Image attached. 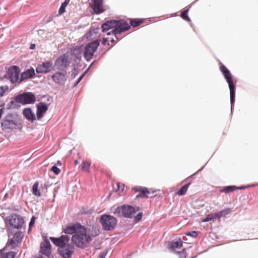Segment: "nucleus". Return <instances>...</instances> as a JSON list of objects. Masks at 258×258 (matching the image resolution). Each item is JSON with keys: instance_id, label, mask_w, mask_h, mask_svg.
Listing matches in <instances>:
<instances>
[{"instance_id": "f257e3e1", "label": "nucleus", "mask_w": 258, "mask_h": 258, "mask_svg": "<svg viewBox=\"0 0 258 258\" xmlns=\"http://www.w3.org/2000/svg\"><path fill=\"white\" fill-rule=\"evenodd\" d=\"M100 233L99 228L96 225L83 226L76 234L72 235L71 242L78 248L83 249Z\"/></svg>"}, {"instance_id": "f03ea898", "label": "nucleus", "mask_w": 258, "mask_h": 258, "mask_svg": "<svg viewBox=\"0 0 258 258\" xmlns=\"http://www.w3.org/2000/svg\"><path fill=\"white\" fill-rule=\"evenodd\" d=\"M21 116L17 113H9L2 119L1 127L3 130H15L19 129L21 125Z\"/></svg>"}, {"instance_id": "7ed1b4c3", "label": "nucleus", "mask_w": 258, "mask_h": 258, "mask_svg": "<svg viewBox=\"0 0 258 258\" xmlns=\"http://www.w3.org/2000/svg\"><path fill=\"white\" fill-rule=\"evenodd\" d=\"M220 71L224 75V78L228 84L230 90L231 112H232L234 108L235 97V86L232 80V76L229 70L223 64L220 67Z\"/></svg>"}, {"instance_id": "20e7f679", "label": "nucleus", "mask_w": 258, "mask_h": 258, "mask_svg": "<svg viewBox=\"0 0 258 258\" xmlns=\"http://www.w3.org/2000/svg\"><path fill=\"white\" fill-rule=\"evenodd\" d=\"M36 101V97L32 92H25L17 95L14 100L11 101L8 104L10 108H14L17 107V103L22 104H33Z\"/></svg>"}, {"instance_id": "39448f33", "label": "nucleus", "mask_w": 258, "mask_h": 258, "mask_svg": "<svg viewBox=\"0 0 258 258\" xmlns=\"http://www.w3.org/2000/svg\"><path fill=\"white\" fill-rule=\"evenodd\" d=\"M139 210V207H133L130 205H122L118 207L114 213L118 217H124L131 218L133 215Z\"/></svg>"}, {"instance_id": "423d86ee", "label": "nucleus", "mask_w": 258, "mask_h": 258, "mask_svg": "<svg viewBox=\"0 0 258 258\" xmlns=\"http://www.w3.org/2000/svg\"><path fill=\"white\" fill-rule=\"evenodd\" d=\"M6 226L11 229H20L24 223L23 217L18 214H12L5 219Z\"/></svg>"}, {"instance_id": "0eeeda50", "label": "nucleus", "mask_w": 258, "mask_h": 258, "mask_svg": "<svg viewBox=\"0 0 258 258\" xmlns=\"http://www.w3.org/2000/svg\"><path fill=\"white\" fill-rule=\"evenodd\" d=\"M100 222L104 230L110 231L115 228L117 220L112 216L105 214L101 216Z\"/></svg>"}, {"instance_id": "6e6552de", "label": "nucleus", "mask_w": 258, "mask_h": 258, "mask_svg": "<svg viewBox=\"0 0 258 258\" xmlns=\"http://www.w3.org/2000/svg\"><path fill=\"white\" fill-rule=\"evenodd\" d=\"M100 44V40L97 39L87 43L83 49V55L87 61L92 58Z\"/></svg>"}, {"instance_id": "1a4fd4ad", "label": "nucleus", "mask_w": 258, "mask_h": 258, "mask_svg": "<svg viewBox=\"0 0 258 258\" xmlns=\"http://www.w3.org/2000/svg\"><path fill=\"white\" fill-rule=\"evenodd\" d=\"M75 249L74 245L69 243L63 246L58 248L57 251L58 254L62 258H71L75 252Z\"/></svg>"}, {"instance_id": "9d476101", "label": "nucleus", "mask_w": 258, "mask_h": 258, "mask_svg": "<svg viewBox=\"0 0 258 258\" xmlns=\"http://www.w3.org/2000/svg\"><path fill=\"white\" fill-rule=\"evenodd\" d=\"M118 22V23L116 25L117 26H116L115 29L112 30L111 32L107 33V35H110L112 33L117 38V34H119L124 31L128 30L131 28L130 25L124 20H119Z\"/></svg>"}, {"instance_id": "9b49d317", "label": "nucleus", "mask_w": 258, "mask_h": 258, "mask_svg": "<svg viewBox=\"0 0 258 258\" xmlns=\"http://www.w3.org/2000/svg\"><path fill=\"white\" fill-rule=\"evenodd\" d=\"M51 79L56 84L62 86L67 80V71L63 70L61 72H57L51 76Z\"/></svg>"}, {"instance_id": "f8f14e48", "label": "nucleus", "mask_w": 258, "mask_h": 258, "mask_svg": "<svg viewBox=\"0 0 258 258\" xmlns=\"http://www.w3.org/2000/svg\"><path fill=\"white\" fill-rule=\"evenodd\" d=\"M230 209H225L219 212L209 214L205 218L202 220V222H206L215 219H219L222 217H225L226 215L229 214L230 212Z\"/></svg>"}, {"instance_id": "ddd939ff", "label": "nucleus", "mask_w": 258, "mask_h": 258, "mask_svg": "<svg viewBox=\"0 0 258 258\" xmlns=\"http://www.w3.org/2000/svg\"><path fill=\"white\" fill-rule=\"evenodd\" d=\"M20 69L17 66H12L7 72V76L11 83H15L19 81Z\"/></svg>"}, {"instance_id": "4468645a", "label": "nucleus", "mask_w": 258, "mask_h": 258, "mask_svg": "<svg viewBox=\"0 0 258 258\" xmlns=\"http://www.w3.org/2000/svg\"><path fill=\"white\" fill-rule=\"evenodd\" d=\"M50 239L58 248L68 244L70 240V237L67 235H62L59 237H50Z\"/></svg>"}, {"instance_id": "2eb2a0df", "label": "nucleus", "mask_w": 258, "mask_h": 258, "mask_svg": "<svg viewBox=\"0 0 258 258\" xmlns=\"http://www.w3.org/2000/svg\"><path fill=\"white\" fill-rule=\"evenodd\" d=\"M52 67V62L50 60L42 62L36 68V72L38 74H47L49 73Z\"/></svg>"}, {"instance_id": "dca6fc26", "label": "nucleus", "mask_w": 258, "mask_h": 258, "mask_svg": "<svg viewBox=\"0 0 258 258\" xmlns=\"http://www.w3.org/2000/svg\"><path fill=\"white\" fill-rule=\"evenodd\" d=\"M24 237L22 232L19 231L15 233L12 238L10 239L7 243V246H10L11 248H15L18 243H20Z\"/></svg>"}, {"instance_id": "f3484780", "label": "nucleus", "mask_w": 258, "mask_h": 258, "mask_svg": "<svg viewBox=\"0 0 258 258\" xmlns=\"http://www.w3.org/2000/svg\"><path fill=\"white\" fill-rule=\"evenodd\" d=\"M103 0H92V3L90 4L94 13L100 14L102 13L104 10L103 7Z\"/></svg>"}, {"instance_id": "a211bd4d", "label": "nucleus", "mask_w": 258, "mask_h": 258, "mask_svg": "<svg viewBox=\"0 0 258 258\" xmlns=\"http://www.w3.org/2000/svg\"><path fill=\"white\" fill-rule=\"evenodd\" d=\"M83 226L79 223H76L71 225L67 226L63 230V232L70 235L76 234Z\"/></svg>"}, {"instance_id": "6ab92c4d", "label": "nucleus", "mask_w": 258, "mask_h": 258, "mask_svg": "<svg viewBox=\"0 0 258 258\" xmlns=\"http://www.w3.org/2000/svg\"><path fill=\"white\" fill-rule=\"evenodd\" d=\"M36 115L38 119L43 117L44 113L48 110V106L44 102H40L37 104Z\"/></svg>"}, {"instance_id": "aec40b11", "label": "nucleus", "mask_w": 258, "mask_h": 258, "mask_svg": "<svg viewBox=\"0 0 258 258\" xmlns=\"http://www.w3.org/2000/svg\"><path fill=\"white\" fill-rule=\"evenodd\" d=\"M40 251L42 254L49 256L51 254V244L48 240H45L41 244Z\"/></svg>"}, {"instance_id": "412c9836", "label": "nucleus", "mask_w": 258, "mask_h": 258, "mask_svg": "<svg viewBox=\"0 0 258 258\" xmlns=\"http://www.w3.org/2000/svg\"><path fill=\"white\" fill-rule=\"evenodd\" d=\"M35 75V71L33 68L28 69L21 73L19 83H20L25 80L32 78Z\"/></svg>"}, {"instance_id": "4be33fe9", "label": "nucleus", "mask_w": 258, "mask_h": 258, "mask_svg": "<svg viewBox=\"0 0 258 258\" xmlns=\"http://www.w3.org/2000/svg\"><path fill=\"white\" fill-rule=\"evenodd\" d=\"M67 56L65 55H63L59 56V57L56 59L55 64L56 66L63 68L67 67Z\"/></svg>"}, {"instance_id": "5701e85b", "label": "nucleus", "mask_w": 258, "mask_h": 258, "mask_svg": "<svg viewBox=\"0 0 258 258\" xmlns=\"http://www.w3.org/2000/svg\"><path fill=\"white\" fill-rule=\"evenodd\" d=\"M23 115L27 119L31 122H33L36 119L34 113L32 112V110L30 108H25L23 110Z\"/></svg>"}, {"instance_id": "b1692460", "label": "nucleus", "mask_w": 258, "mask_h": 258, "mask_svg": "<svg viewBox=\"0 0 258 258\" xmlns=\"http://www.w3.org/2000/svg\"><path fill=\"white\" fill-rule=\"evenodd\" d=\"M16 254L14 251L5 253L4 249H0V258H14Z\"/></svg>"}, {"instance_id": "393cba45", "label": "nucleus", "mask_w": 258, "mask_h": 258, "mask_svg": "<svg viewBox=\"0 0 258 258\" xmlns=\"http://www.w3.org/2000/svg\"><path fill=\"white\" fill-rule=\"evenodd\" d=\"M182 245V242L180 239L179 241H172L170 245V248L171 249H174L175 248H179Z\"/></svg>"}, {"instance_id": "a878e982", "label": "nucleus", "mask_w": 258, "mask_h": 258, "mask_svg": "<svg viewBox=\"0 0 258 258\" xmlns=\"http://www.w3.org/2000/svg\"><path fill=\"white\" fill-rule=\"evenodd\" d=\"M70 0H64L61 4L58 13L60 15L63 14L66 11V8L70 3Z\"/></svg>"}, {"instance_id": "bb28decb", "label": "nucleus", "mask_w": 258, "mask_h": 258, "mask_svg": "<svg viewBox=\"0 0 258 258\" xmlns=\"http://www.w3.org/2000/svg\"><path fill=\"white\" fill-rule=\"evenodd\" d=\"M190 183H188L187 184H184L183 186H182L179 190H178L177 192L176 195H179V196H183L184 195L188 189V186L189 185Z\"/></svg>"}, {"instance_id": "cd10ccee", "label": "nucleus", "mask_w": 258, "mask_h": 258, "mask_svg": "<svg viewBox=\"0 0 258 258\" xmlns=\"http://www.w3.org/2000/svg\"><path fill=\"white\" fill-rule=\"evenodd\" d=\"M32 193L35 196H37V197L41 196V192H40V190L38 189V182H36L33 185Z\"/></svg>"}, {"instance_id": "c85d7f7f", "label": "nucleus", "mask_w": 258, "mask_h": 258, "mask_svg": "<svg viewBox=\"0 0 258 258\" xmlns=\"http://www.w3.org/2000/svg\"><path fill=\"white\" fill-rule=\"evenodd\" d=\"M235 190V185H229L224 187L222 189L220 190L221 192L229 193L232 192Z\"/></svg>"}, {"instance_id": "c756f323", "label": "nucleus", "mask_w": 258, "mask_h": 258, "mask_svg": "<svg viewBox=\"0 0 258 258\" xmlns=\"http://www.w3.org/2000/svg\"><path fill=\"white\" fill-rule=\"evenodd\" d=\"M189 11V9L184 10L180 14L181 17L184 20L190 22V19L187 15L188 12Z\"/></svg>"}, {"instance_id": "7c9ffc66", "label": "nucleus", "mask_w": 258, "mask_h": 258, "mask_svg": "<svg viewBox=\"0 0 258 258\" xmlns=\"http://www.w3.org/2000/svg\"><path fill=\"white\" fill-rule=\"evenodd\" d=\"M143 23V20H138L136 19H133L130 21V24L133 27H137Z\"/></svg>"}, {"instance_id": "2f4dec72", "label": "nucleus", "mask_w": 258, "mask_h": 258, "mask_svg": "<svg viewBox=\"0 0 258 258\" xmlns=\"http://www.w3.org/2000/svg\"><path fill=\"white\" fill-rule=\"evenodd\" d=\"M91 164L89 162H83L82 164V170L83 171L88 172Z\"/></svg>"}, {"instance_id": "473e14b6", "label": "nucleus", "mask_w": 258, "mask_h": 258, "mask_svg": "<svg viewBox=\"0 0 258 258\" xmlns=\"http://www.w3.org/2000/svg\"><path fill=\"white\" fill-rule=\"evenodd\" d=\"M118 20H110L107 21V22L108 23V25L109 26L110 29L115 28L116 25L118 23Z\"/></svg>"}, {"instance_id": "72a5a7b5", "label": "nucleus", "mask_w": 258, "mask_h": 258, "mask_svg": "<svg viewBox=\"0 0 258 258\" xmlns=\"http://www.w3.org/2000/svg\"><path fill=\"white\" fill-rule=\"evenodd\" d=\"M101 28H102V30L103 32H107L109 29H110L109 26L108 25V23H107V21H106L105 23H104L102 25Z\"/></svg>"}, {"instance_id": "f704fd0d", "label": "nucleus", "mask_w": 258, "mask_h": 258, "mask_svg": "<svg viewBox=\"0 0 258 258\" xmlns=\"http://www.w3.org/2000/svg\"><path fill=\"white\" fill-rule=\"evenodd\" d=\"M51 170L56 175L59 174L60 173L59 169L57 167L56 164H54L51 169Z\"/></svg>"}, {"instance_id": "c9c22d12", "label": "nucleus", "mask_w": 258, "mask_h": 258, "mask_svg": "<svg viewBox=\"0 0 258 258\" xmlns=\"http://www.w3.org/2000/svg\"><path fill=\"white\" fill-rule=\"evenodd\" d=\"M186 235L187 236H191L194 238H196L198 236V234L197 231H192L188 232L187 233H186Z\"/></svg>"}, {"instance_id": "e433bc0d", "label": "nucleus", "mask_w": 258, "mask_h": 258, "mask_svg": "<svg viewBox=\"0 0 258 258\" xmlns=\"http://www.w3.org/2000/svg\"><path fill=\"white\" fill-rule=\"evenodd\" d=\"M143 216V213L142 212H139L136 216L134 217V220L136 222H139L140 221L142 218Z\"/></svg>"}, {"instance_id": "4c0bfd02", "label": "nucleus", "mask_w": 258, "mask_h": 258, "mask_svg": "<svg viewBox=\"0 0 258 258\" xmlns=\"http://www.w3.org/2000/svg\"><path fill=\"white\" fill-rule=\"evenodd\" d=\"M35 217L33 216L31 218L30 221L29 222V228L28 230V232H29L31 230V227L34 225V224L35 223Z\"/></svg>"}, {"instance_id": "58836bf2", "label": "nucleus", "mask_w": 258, "mask_h": 258, "mask_svg": "<svg viewBox=\"0 0 258 258\" xmlns=\"http://www.w3.org/2000/svg\"><path fill=\"white\" fill-rule=\"evenodd\" d=\"M141 192H142L143 195L149 194L150 191L146 187H142Z\"/></svg>"}, {"instance_id": "ea45409f", "label": "nucleus", "mask_w": 258, "mask_h": 258, "mask_svg": "<svg viewBox=\"0 0 258 258\" xmlns=\"http://www.w3.org/2000/svg\"><path fill=\"white\" fill-rule=\"evenodd\" d=\"M177 253L179 255V258H185V254L184 252V249H183L182 251H177Z\"/></svg>"}, {"instance_id": "a19ab883", "label": "nucleus", "mask_w": 258, "mask_h": 258, "mask_svg": "<svg viewBox=\"0 0 258 258\" xmlns=\"http://www.w3.org/2000/svg\"><path fill=\"white\" fill-rule=\"evenodd\" d=\"M85 74H83L82 75H81L79 78L78 79V80L76 81V83L74 84V86H76L78 85V84L80 82V81L82 80Z\"/></svg>"}, {"instance_id": "79ce46f5", "label": "nucleus", "mask_w": 258, "mask_h": 258, "mask_svg": "<svg viewBox=\"0 0 258 258\" xmlns=\"http://www.w3.org/2000/svg\"><path fill=\"white\" fill-rule=\"evenodd\" d=\"M107 254L106 251L101 252L98 255L97 258H105Z\"/></svg>"}, {"instance_id": "37998d69", "label": "nucleus", "mask_w": 258, "mask_h": 258, "mask_svg": "<svg viewBox=\"0 0 258 258\" xmlns=\"http://www.w3.org/2000/svg\"><path fill=\"white\" fill-rule=\"evenodd\" d=\"M6 91V89L4 88L3 86L0 87V96L3 95Z\"/></svg>"}, {"instance_id": "c03bdc74", "label": "nucleus", "mask_w": 258, "mask_h": 258, "mask_svg": "<svg viewBox=\"0 0 258 258\" xmlns=\"http://www.w3.org/2000/svg\"><path fill=\"white\" fill-rule=\"evenodd\" d=\"M251 185H248V186H244V185H243V186H235V189H245V188L247 187H249V186H251Z\"/></svg>"}, {"instance_id": "a18cd8bd", "label": "nucleus", "mask_w": 258, "mask_h": 258, "mask_svg": "<svg viewBox=\"0 0 258 258\" xmlns=\"http://www.w3.org/2000/svg\"><path fill=\"white\" fill-rule=\"evenodd\" d=\"M142 187L141 186H136L134 187V189L136 191H140L141 190Z\"/></svg>"}, {"instance_id": "49530a36", "label": "nucleus", "mask_w": 258, "mask_h": 258, "mask_svg": "<svg viewBox=\"0 0 258 258\" xmlns=\"http://www.w3.org/2000/svg\"><path fill=\"white\" fill-rule=\"evenodd\" d=\"M107 41V38H103L102 43L103 45H105Z\"/></svg>"}, {"instance_id": "de8ad7c7", "label": "nucleus", "mask_w": 258, "mask_h": 258, "mask_svg": "<svg viewBox=\"0 0 258 258\" xmlns=\"http://www.w3.org/2000/svg\"><path fill=\"white\" fill-rule=\"evenodd\" d=\"M35 47V44H31L30 46V49H33Z\"/></svg>"}, {"instance_id": "09e8293b", "label": "nucleus", "mask_w": 258, "mask_h": 258, "mask_svg": "<svg viewBox=\"0 0 258 258\" xmlns=\"http://www.w3.org/2000/svg\"><path fill=\"white\" fill-rule=\"evenodd\" d=\"M117 187L118 190L121 189L122 191L123 190V188L121 187V185L119 183L117 184Z\"/></svg>"}, {"instance_id": "8fccbe9b", "label": "nucleus", "mask_w": 258, "mask_h": 258, "mask_svg": "<svg viewBox=\"0 0 258 258\" xmlns=\"http://www.w3.org/2000/svg\"><path fill=\"white\" fill-rule=\"evenodd\" d=\"M96 62V60H94V61H93L91 64L89 66V68H88V69H90L91 67H92V66H93V64Z\"/></svg>"}, {"instance_id": "3c124183", "label": "nucleus", "mask_w": 258, "mask_h": 258, "mask_svg": "<svg viewBox=\"0 0 258 258\" xmlns=\"http://www.w3.org/2000/svg\"><path fill=\"white\" fill-rule=\"evenodd\" d=\"M143 197V195L140 194V195H137L136 196V199H138V198H139L140 197Z\"/></svg>"}, {"instance_id": "603ef678", "label": "nucleus", "mask_w": 258, "mask_h": 258, "mask_svg": "<svg viewBox=\"0 0 258 258\" xmlns=\"http://www.w3.org/2000/svg\"><path fill=\"white\" fill-rule=\"evenodd\" d=\"M56 165H59V166H60L61 165V163L60 161H57V163H56Z\"/></svg>"}, {"instance_id": "864d4df0", "label": "nucleus", "mask_w": 258, "mask_h": 258, "mask_svg": "<svg viewBox=\"0 0 258 258\" xmlns=\"http://www.w3.org/2000/svg\"><path fill=\"white\" fill-rule=\"evenodd\" d=\"M5 215V214L4 213H3L1 214V217L5 220V218H4V215Z\"/></svg>"}, {"instance_id": "5fc2aeb1", "label": "nucleus", "mask_w": 258, "mask_h": 258, "mask_svg": "<svg viewBox=\"0 0 258 258\" xmlns=\"http://www.w3.org/2000/svg\"><path fill=\"white\" fill-rule=\"evenodd\" d=\"M78 163H79V162H78V161L77 160L75 161V165H77V164H78Z\"/></svg>"}, {"instance_id": "6e6d98bb", "label": "nucleus", "mask_w": 258, "mask_h": 258, "mask_svg": "<svg viewBox=\"0 0 258 258\" xmlns=\"http://www.w3.org/2000/svg\"><path fill=\"white\" fill-rule=\"evenodd\" d=\"M113 41H114V39H112L111 40V42H113Z\"/></svg>"}, {"instance_id": "4d7b16f0", "label": "nucleus", "mask_w": 258, "mask_h": 258, "mask_svg": "<svg viewBox=\"0 0 258 258\" xmlns=\"http://www.w3.org/2000/svg\"><path fill=\"white\" fill-rule=\"evenodd\" d=\"M203 168H204V167H203L202 169H200V170H199V171H201Z\"/></svg>"}]
</instances>
